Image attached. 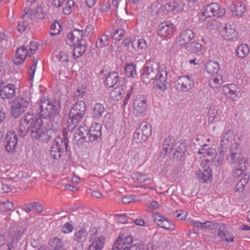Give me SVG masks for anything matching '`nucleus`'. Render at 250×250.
<instances>
[{"label":"nucleus","mask_w":250,"mask_h":250,"mask_svg":"<svg viewBox=\"0 0 250 250\" xmlns=\"http://www.w3.org/2000/svg\"><path fill=\"white\" fill-rule=\"evenodd\" d=\"M242 135L234 136L231 130L227 131L223 135L220 142V150L216 158L215 165L220 166L224 160V156L227 152V148L231 143L229 153L226 155V160L230 164H235L240 157L241 154V143Z\"/></svg>","instance_id":"f257e3e1"},{"label":"nucleus","mask_w":250,"mask_h":250,"mask_svg":"<svg viewBox=\"0 0 250 250\" xmlns=\"http://www.w3.org/2000/svg\"><path fill=\"white\" fill-rule=\"evenodd\" d=\"M28 131H30L31 137L34 141L47 142L51 137L48 134L49 130L43 125L42 118L34 117L30 114L25 115L21 120L19 134L24 137Z\"/></svg>","instance_id":"f03ea898"},{"label":"nucleus","mask_w":250,"mask_h":250,"mask_svg":"<svg viewBox=\"0 0 250 250\" xmlns=\"http://www.w3.org/2000/svg\"><path fill=\"white\" fill-rule=\"evenodd\" d=\"M86 110V105L83 101L75 103L71 107L67 121V129L72 131L77 126L84 116Z\"/></svg>","instance_id":"7ed1b4c3"},{"label":"nucleus","mask_w":250,"mask_h":250,"mask_svg":"<svg viewBox=\"0 0 250 250\" xmlns=\"http://www.w3.org/2000/svg\"><path fill=\"white\" fill-rule=\"evenodd\" d=\"M31 105V99L26 93L20 94L13 101L12 104L11 114L18 118L23 114Z\"/></svg>","instance_id":"20e7f679"},{"label":"nucleus","mask_w":250,"mask_h":250,"mask_svg":"<svg viewBox=\"0 0 250 250\" xmlns=\"http://www.w3.org/2000/svg\"><path fill=\"white\" fill-rule=\"evenodd\" d=\"M158 64L153 61H146L141 71V77L143 81L148 83L152 81L161 71Z\"/></svg>","instance_id":"39448f33"},{"label":"nucleus","mask_w":250,"mask_h":250,"mask_svg":"<svg viewBox=\"0 0 250 250\" xmlns=\"http://www.w3.org/2000/svg\"><path fill=\"white\" fill-rule=\"evenodd\" d=\"M133 237L131 235H127L124 237H119L115 242L113 250H139L143 244L136 242L133 244Z\"/></svg>","instance_id":"423d86ee"},{"label":"nucleus","mask_w":250,"mask_h":250,"mask_svg":"<svg viewBox=\"0 0 250 250\" xmlns=\"http://www.w3.org/2000/svg\"><path fill=\"white\" fill-rule=\"evenodd\" d=\"M63 139L59 136L56 137L51 146L50 155L54 159L60 158L64 147L66 150H67L69 140L64 132H63Z\"/></svg>","instance_id":"0eeeda50"},{"label":"nucleus","mask_w":250,"mask_h":250,"mask_svg":"<svg viewBox=\"0 0 250 250\" xmlns=\"http://www.w3.org/2000/svg\"><path fill=\"white\" fill-rule=\"evenodd\" d=\"M151 134V126L146 122L142 123L137 128L133 135L134 141L137 143L145 142Z\"/></svg>","instance_id":"6e6552de"},{"label":"nucleus","mask_w":250,"mask_h":250,"mask_svg":"<svg viewBox=\"0 0 250 250\" xmlns=\"http://www.w3.org/2000/svg\"><path fill=\"white\" fill-rule=\"evenodd\" d=\"M194 37L193 32L190 29L181 31L176 39V43L178 46L184 47L186 50L189 46Z\"/></svg>","instance_id":"1a4fd4ad"},{"label":"nucleus","mask_w":250,"mask_h":250,"mask_svg":"<svg viewBox=\"0 0 250 250\" xmlns=\"http://www.w3.org/2000/svg\"><path fill=\"white\" fill-rule=\"evenodd\" d=\"M147 108V101L143 95H138L134 99L133 103V113L137 117L143 115Z\"/></svg>","instance_id":"9d476101"},{"label":"nucleus","mask_w":250,"mask_h":250,"mask_svg":"<svg viewBox=\"0 0 250 250\" xmlns=\"http://www.w3.org/2000/svg\"><path fill=\"white\" fill-rule=\"evenodd\" d=\"M175 88L179 91L185 92L190 90L194 86V82L191 77L183 75L180 77L175 83Z\"/></svg>","instance_id":"9b49d317"},{"label":"nucleus","mask_w":250,"mask_h":250,"mask_svg":"<svg viewBox=\"0 0 250 250\" xmlns=\"http://www.w3.org/2000/svg\"><path fill=\"white\" fill-rule=\"evenodd\" d=\"M152 81L154 88L162 91L167 89L170 86V83L167 80V72L162 70Z\"/></svg>","instance_id":"f8f14e48"},{"label":"nucleus","mask_w":250,"mask_h":250,"mask_svg":"<svg viewBox=\"0 0 250 250\" xmlns=\"http://www.w3.org/2000/svg\"><path fill=\"white\" fill-rule=\"evenodd\" d=\"M223 91L227 97L234 102L237 101L242 96L240 88L233 83L224 85Z\"/></svg>","instance_id":"ddd939ff"},{"label":"nucleus","mask_w":250,"mask_h":250,"mask_svg":"<svg viewBox=\"0 0 250 250\" xmlns=\"http://www.w3.org/2000/svg\"><path fill=\"white\" fill-rule=\"evenodd\" d=\"M39 106L40 113L44 118H50L53 114L56 113L54 106L48 100L41 99Z\"/></svg>","instance_id":"4468645a"},{"label":"nucleus","mask_w":250,"mask_h":250,"mask_svg":"<svg viewBox=\"0 0 250 250\" xmlns=\"http://www.w3.org/2000/svg\"><path fill=\"white\" fill-rule=\"evenodd\" d=\"M4 140L6 150L9 153L14 152L18 142V136L16 132L12 130L8 131Z\"/></svg>","instance_id":"2eb2a0df"},{"label":"nucleus","mask_w":250,"mask_h":250,"mask_svg":"<svg viewBox=\"0 0 250 250\" xmlns=\"http://www.w3.org/2000/svg\"><path fill=\"white\" fill-rule=\"evenodd\" d=\"M154 222L160 227L167 230H173L174 229L172 223L157 212H154L152 214Z\"/></svg>","instance_id":"dca6fc26"},{"label":"nucleus","mask_w":250,"mask_h":250,"mask_svg":"<svg viewBox=\"0 0 250 250\" xmlns=\"http://www.w3.org/2000/svg\"><path fill=\"white\" fill-rule=\"evenodd\" d=\"M175 30L174 25L169 21L163 22L158 27V35L162 38L171 36Z\"/></svg>","instance_id":"f3484780"},{"label":"nucleus","mask_w":250,"mask_h":250,"mask_svg":"<svg viewBox=\"0 0 250 250\" xmlns=\"http://www.w3.org/2000/svg\"><path fill=\"white\" fill-rule=\"evenodd\" d=\"M83 32L82 30L74 29L67 36L66 42L69 45H74L84 41Z\"/></svg>","instance_id":"a211bd4d"},{"label":"nucleus","mask_w":250,"mask_h":250,"mask_svg":"<svg viewBox=\"0 0 250 250\" xmlns=\"http://www.w3.org/2000/svg\"><path fill=\"white\" fill-rule=\"evenodd\" d=\"M102 125L100 123H93L88 132L89 139L91 142H97L101 138Z\"/></svg>","instance_id":"6ab92c4d"},{"label":"nucleus","mask_w":250,"mask_h":250,"mask_svg":"<svg viewBox=\"0 0 250 250\" xmlns=\"http://www.w3.org/2000/svg\"><path fill=\"white\" fill-rule=\"evenodd\" d=\"M199 21L200 22H206V27L208 29H213L215 27V21L211 19V15L209 14L205 7L198 14Z\"/></svg>","instance_id":"aec40b11"},{"label":"nucleus","mask_w":250,"mask_h":250,"mask_svg":"<svg viewBox=\"0 0 250 250\" xmlns=\"http://www.w3.org/2000/svg\"><path fill=\"white\" fill-rule=\"evenodd\" d=\"M197 178L200 181L208 183L212 180V171L209 166H205L204 169H199L195 171Z\"/></svg>","instance_id":"412c9836"},{"label":"nucleus","mask_w":250,"mask_h":250,"mask_svg":"<svg viewBox=\"0 0 250 250\" xmlns=\"http://www.w3.org/2000/svg\"><path fill=\"white\" fill-rule=\"evenodd\" d=\"M23 232L21 231H7L0 234V246L3 245L5 243L8 244V239H15L21 238Z\"/></svg>","instance_id":"4be33fe9"},{"label":"nucleus","mask_w":250,"mask_h":250,"mask_svg":"<svg viewBox=\"0 0 250 250\" xmlns=\"http://www.w3.org/2000/svg\"><path fill=\"white\" fill-rule=\"evenodd\" d=\"M27 56H29L27 48L22 46L17 49L13 61L15 64H20L25 61Z\"/></svg>","instance_id":"5701e85b"},{"label":"nucleus","mask_w":250,"mask_h":250,"mask_svg":"<svg viewBox=\"0 0 250 250\" xmlns=\"http://www.w3.org/2000/svg\"><path fill=\"white\" fill-rule=\"evenodd\" d=\"M16 87L12 84L9 83L3 86L0 90V96L2 99H10L15 95Z\"/></svg>","instance_id":"b1692460"},{"label":"nucleus","mask_w":250,"mask_h":250,"mask_svg":"<svg viewBox=\"0 0 250 250\" xmlns=\"http://www.w3.org/2000/svg\"><path fill=\"white\" fill-rule=\"evenodd\" d=\"M211 16L219 17L225 13L224 9H221L220 5L217 3H212L209 5L204 6Z\"/></svg>","instance_id":"393cba45"},{"label":"nucleus","mask_w":250,"mask_h":250,"mask_svg":"<svg viewBox=\"0 0 250 250\" xmlns=\"http://www.w3.org/2000/svg\"><path fill=\"white\" fill-rule=\"evenodd\" d=\"M92 243L89 245L88 250H102L104 244V239L102 236L95 237L93 235L92 236Z\"/></svg>","instance_id":"a878e982"},{"label":"nucleus","mask_w":250,"mask_h":250,"mask_svg":"<svg viewBox=\"0 0 250 250\" xmlns=\"http://www.w3.org/2000/svg\"><path fill=\"white\" fill-rule=\"evenodd\" d=\"M221 111L215 106H211L209 109L208 121L210 124L219 121L221 119Z\"/></svg>","instance_id":"bb28decb"},{"label":"nucleus","mask_w":250,"mask_h":250,"mask_svg":"<svg viewBox=\"0 0 250 250\" xmlns=\"http://www.w3.org/2000/svg\"><path fill=\"white\" fill-rule=\"evenodd\" d=\"M220 33L221 36L226 40H231L236 36L235 30L231 25L225 26Z\"/></svg>","instance_id":"cd10ccee"},{"label":"nucleus","mask_w":250,"mask_h":250,"mask_svg":"<svg viewBox=\"0 0 250 250\" xmlns=\"http://www.w3.org/2000/svg\"><path fill=\"white\" fill-rule=\"evenodd\" d=\"M186 50L194 53L198 55H203L206 52V49L202 46V45L198 42H192L189 46H188Z\"/></svg>","instance_id":"c85d7f7f"},{"label":"nucleus","mask_w":250,"mask_h":250,"mask_svg":"<svg viewBox=\"0 0 250 250\" xmlns=\"http://www.w3.org/2000/svg\"><path fill=\"white\" fill-rule=\"evenodd\" d=\"M190 225H192L194 227L200 229H213L216 228V224L212 222L207 221L205 222H200L197 220H191L189 221Z\"/></svg>","instance_id":"c756f323"},{"label":"nucleus","mask_w":250,"mask_h":250,"mask_svg":"<svg viewBox=\"0 0 250 250\" xmlns=\"http://www.w3.org/2000/svg\"><path fill=\"white\" fill-rule=\"evenodd\" d=\"M147 47L146 42L144 38H135L133 40L132 48L135 51H143L146 49Z\"/></svg>","instance_id":"7c9ffc66"},{"label":"nucleus","mask_w":250,"mask_h":250,"mask_svg":"<svg viewBox=\"0 0 250 250\" xmlns=\"http://www.w3.org/2000/svg\"><path fill=\"white\" fill-rule=\"evenodd\" d=\"M85 42L83 41L79 43L74 44L73 56L75 58L81 56L86 50Z\"/></svg>","instance_id":"2f4dec72"},{"label":"nucleus","mask_w":250,"mask_h":250,"mask_svg":"<svg viewBox=\"0 0 250 250\" xmlns=\"http://www.w3.org/2000/svg\"><path fill=\"white\" fill-rule=\"evenodd\" d=\"M130 162L135 167H139L143 165L145 162V158L142 155L136 152H131Z\"/></svg>","instance_id":"473e14b6"},{"label":"nucleus","mask_w":250,"mask_h":250,"mask_svg":"<svg viewBox=\"0 0 250 250\" xmlns=\"http://www.w3.org/2000/svg\"><path fill=\"white\" fill-rule=\"evenodd\" d=\"M220 68L219 64L214 61L209 60L205 64V70L208 74L215 75Z\"/></svg>","instance_id":"72a5a7b5"},{"label":"nucleus","mask_w":250,"mask_h":250,"mask_svg":"<svg viewBox=\"0 0 250 250\" xmlns=\"http://www.w3.org/2000/svg\"><path fill=\"white\" fill-rule=\"evenodd\" d=\"M118 81V74L115 72L109 73L105 80V85L108 88L114 86Z\"/></svg>","instance_id":"f704fd0d"},{"label":"nucleus","mask_w":250,"mask_h":250,"mask_svg":"<svg viewBox=\"0 0 250 250\" xmlns=\"http://www.w3.org/2000/svg\"><path fill=\"white\" fill-rule=\"evenodd\" d=\"M105 112L104 106L100 104L97 103L94 104L92 109V117L94 119H99Z\"/></svg>","instance_id":"c9c22d12"},{"label":"nucleus","mask_w":250,"mask_h":250,"mask_svg":"<svg viewBox=\"0 0 250 250\" xmlns=\"http://www.w3.org/2000/svg\"><path fill=\"white\" fill-rule=\"evenodd\" d=\"M49 244L52 250H66V249H63L64 247V243L58 237H56L50 240Z\"/></svg>","instance_id":"e433bc0d"},{"label":"nucleus","mask_w":250,"mask_h":250,"mask_svg":"<svg viewBox=\"0 0 250 250\" xmlns=\"http://www.w3.org/2000/svg\"><path fill=\"white\" fill-rule=\"evenodd\" d=\"M125 73L128 78H134L137 76L136 64L133 63L127 64L125 68Z\"/></svg>","instance_id":"4c0bfd02"},{"label":"nucleus","mask_w":250,"mask_h":250,"mask_svg":"<svg viewBox=\"0 0 250 250\" xmlns=\"http://www.w3.org/2000/svg\"><path fill=\"white\" fill-rule=\"evenodd\" d=\"M209 86L212 88H218L223 83L222 76L219 75H215L210 78L208 80Z\"/></svg>","instance_id":"58836bf2"},{"label":"nucleus","mask_w":250,"mask_h":250,"mask_svg":"<svg viewBox=\"0 0 250 250\" xmlns=\"http://www.w3.org/2000/svg\"><path fill=\"white\" fill-rule=\"evenodd\" d=\"M88 233L84 229H81L74 233V240L78 242H82L84 241L87 236Z\"/></svg>","instance_id":"ea45409f"},{"label":"nucleus","mask_w":250,"mask_h":250,"mask_svg":"<svg viewBox=\"0 0 250 250\" xmlns=\"http://www.w3.org/2000/svg\"><path fill=\"white\" fill-rule=\"evenodd\" d=\"M75 2L73 0H66L62 6V12L65 15H69L74 9Z\"/></svg>","instance_id":"a19ab883"},{"label":"nucleus","mask_w":250,"mask_h":250,"mask_svg":"<svg viewBox=\"0 0 250 250\" xmlns=\"http://www.w3.org/2000/svg\"><path fill=\"white\" fill-rule=\"evenodd\" d=\"M245 11V4L240 2H237L234 4V8L232 9L233 15L237 17H242Z\"/></svg>","instance_id":"79ce46f5"},{"label":"nucleus","mask_w":250,"mask_h":250,"mask_svg":"<svg viewBox=\"0 0 250 250\" xmlns=\"http://www.w3.org/2000/svg\"><path fill=\"white\" fill-rule=\"evenodd\" d=\"M207 144H205L199 148L197 151L199 154L203 155L204 157L212 156L215 153V150L211 147H208Z\"/></svg>","instance_id":"37998d69"},{"label":"nucleus","mask_w":250,"mask_h":250,"mask_svg":"<svg viewBox=\"0 0 250 250\" xmlns=\"http://www.w3.org/2000/svg\"><path fill=\"white\" fill-rule=\"evenodd\" d=\"M250 179L249 174L245 173L243 178L240 180L236 186L235 190L238 192L243 190L246 185L248 184Z\"/></svg>","instance_id":"c03bdc74"},{"label":"nucleus","mask_w":250,"mask_h":250,"mask_svg":"<svg viewBox=\"0 0 250 250\" xmlns=\"http://www.w3.org/2000/svg\"><path fill=\"white\" fill-rule=\"evenodd\" d=\"M166 9L171 11L174 13L180 11L181 8L178 2L175 0L170 1L165 5Z\"/></svg>","instance_id":"a18cd8bd"},{"label":"nucleus","mask_w":250,"mask_h":250,"mask_svg":"<svg viewBox=\"0 0 250 250\" xmlns=\"http://www.w3.org/2000/svg\"><path fill=\"white\" fill-rule=\"evenodd\" d=\"M162 4L159 2L156 1L153 2L148 8V11L152 15L159 14L162 10Z\"/></svg>","instance_id":"49530a36"},{"label":"nucleus","mask_w":250,"mask_h":250,"mask_svg":"<svg viewBox=\"0 0 250 250\" xmlns=\"http://www.w3.org/2000/svg\"><path fill=\"white\" fill-rule=\"evenodd\" d=\"M218 234L223 241L227 242L233 241L234 237L232 234L230 232L222 229L221 228L218 230Z\"/></svg>","instance_id":"de8ad7c7"},{"label":"nucleus","mask_w":250,"mask_h":250,"mask_svg":"<svg viewBox=\"0 0 250 250\" xmlns=\"http://www.w3.org/2000/svg\"><path fill=\"white\" fill-rule=\"evenodd\" d=\"M24 13L22 15L24 19H30L31 21L38 18V16L35 9H29L25 8Z\"/></svg>","instance_id":"09e8293b"},{"label":"nucleus","mask_w":250,"mask_h":250,"mask_svg":"<svg viewBox=\"0 0 250 250\" xmlns=\"http://www.w3.org/2000/svg\"><path fill=\"white\" fill-rule=\"evenodd\" d=\"M70 52L68 51L66 47H64L61 50L58 54H56L57 59L62 62H67L68 61V55Z\"/></svg>","instance_id":"8fccbe9b"},{"label":"nucleus","mask_w":250,"mask_h":250,"mask_svg":"<svg viewBox=\"0 0 250 250\" xmlns=\"http://www.w3.org/2000/svg\"><path fill=\"white\" fill-rule=\"evenodd\" d=\"M249 53V48L246 44H241L239 46L236 50L237 56L241 58L245 57Z\"/></svg>","instance_id":"3c124183"},{"label":"nucleus","mask_w":250,"mask_h":250,"mask_svg":"<svg viewBox=\"0 0 250 250\" xmlns=\"http://www.w3.org/2000/svg\"><path fill=\"white\" fill-rule=\"evenodd\" d=\"M125 92L120 87H116L111 92V96L115 101H119L121 100L123 96L125 94Z\"/></svg>","instance_id":"603ef678"},{"label":"nucleus","mask_w":250,"mask_h":250,"mask_svg":"<svg viewBox=\"0 0 250 250\" xmlns=\"http://www.w3.org/2000/svg\"><path fill=\"white\" fill-rule=\"evenodd\" d=\"M109 37L106 35H103L99 38L96 43V45L98 48H102L107 46L108 44V40Z\"/></svg>","instance_id":"864d4df0"},{"label":"nucleus","mask_w":250,"mask_h":250,"mask_svg":"<svg viewBox=\"0 0 250 250\" xmlns=\"http://www.w3.org/2000/svg\"><path fill=\"white\" fill-rule=\"evenodd\" d=\"M134 179H136L140 183L149 184L151 180L147 175L142 173H137L134 175Z\"/></svg>","instance_id":"5fc2aeb1"},{"label":"nucleus","mask_w":250,"mask_h":250,"mask_svg":"<svg viewBox=\"0 0 250 250\" xmlns=\"http://www.w3.org/2000/svg\"><path fill=\"white\" fill-rule=\"evenodd\" d=\"M135 85V84H133L132 83V82L129 83L127 81L125 83V86L126 87V88H127V89L126 90V95L125 99L124 101V104H127L129 99L130 98V97L132 94V92L134 88Z\"/></svg>","instance_id":"6e6d98bb"},{"label":"nucleus","mask_w":250,"mask_h":250,"mask_svg":"<svg viewBox=\"0 0 250 250\" xmlns=\"http://www.w3.org/2000/svg\"><path fill=\"white\" fill-rule=\"evenodd\" d=\"M38 63V60L34 59L33 61L31 66L28 71V76L29 80L32 81L34 79V74L36 70L37 64Z\"/></svg>","instance_id":"4d7b16f0"},{"label":"nucleus","mask_w":250,"mask_h":250,"mask_svg":"<svg viewBox=\"0 0 250 250\" xmlns=\"http://www.w3.org/2000/svg\"><path fill=\"white\" fill-rule=\"evenodd\" d=\"M135 215V213H126V214H119L117 215L118 220L119 222L122 224H125L128 223V219L130 218L132 219L134 216Z\"/></svg>","instance_id":"13d9d810"},{"label":"nucleus","mask_w":250,"mask_h":250,"mask_svg":"<svg viewBox=\"0 0 250 250\" xmlns=\"http://www.w3.org/2000/svg\"><path fill=\"white\" fill-rule=\"evenodd\" d=\"M14 208V204L9 201L0 203V211L1 212L11 210Z\"/></svg>","instance_id":"bf43d9fd"},{"label":"nucleus","mask_w":250,"mask_h":250,"mask_svg":"<svg viewBox=\"0 0 250 250\" xmlns=\"http://www.w3.org/2000/svg\"><path fill=\"white\" fill-rule=\"evenodd\" d=\"M38 16V19H43L46 13V8L45 4L42 3L35 9Z\"/></svg>","instance_id":"052dcab7"},{"label":"nucleus","mask_w":250,"mask_h":250,"mask_svg":"<svg viewBox=\"0 0 250 250\" xmlns=\"http://www.w3.org/2000/svg\"><path fill=\"white\" fill-rule=\"evenodd\" d=\"M27 19H23L19 22L17 26V30L19 32L22 33L25 31L29 27V22Z\"/></svg>","instance_id":"680f3d73"},{"label":"nucleus","mask_w":250,"mask_h":250,"mask_svg":"<svg viewBox=\"0 0 250 250\" xmlns=\"http://www.w3.org/2000/svg\"><path fill=\"white\" fill-rule=\"evenodd\" d=\"M125 31L123 28L115 29L112 33L113 38L117 41H120L125 36Z\"/></svg>","instance_id":"e2e57ef3"},{"label":"nucleus","mask_w":250,"mask_h":250,"mask_svg":"<svg viewBox=\"0 0 250 250\" xmlns=\"http://www.w3.org/2000/svg\"><path fill=\"white\" fill-rule=\"evenodd\" d=\"M34 209L38 211H41L42 209V207L41 205H39L37 203H33L25 207L24 210L26 212H30Z\"/></svg>","instance_id":"0e129e2a"},{"label":"nucleus","mask_w":250,"mask_h":250,"mask_svg":"<svg viewBox=\"0 0 250 250\" xmlns=\"http://www.w3.org/2000/svg\"><path fill=\"white\" fill-rule=\"evenodd\" d=\"M74 229V227L72 224L70 222L65 223L61 228V231L63 233H69Z\"/></svg>","instance_id":"69168bd1"},{"label":"nucleus","mask_w":250,"mask_h":250,"mask_svg":"<svg viewBox=\"0 0 250 250\" xmlns=\"http://www.w3.org/2000/svg\"><path fill=\"white\" fill-rule=\"evenodd\" d=\"M187 63L188 60L183 57H178L175 62V64L180 70L183 69Z\"/></svg>","instance_id":"338daca9"},{"label":"nucleus","mask_w":250,"mask_h":250,"mask_svg":"<svg viewBox=\"0 0 250 250\" xmlns=\"http://www.w3.org/2000/svg\"><path fill=\"white\" fill-rule=\"evenodd\" d=\"M50 34L52 35L58 34L61 31V26L59 22L53 23L50 27Z\"/></svg>","instance_id":"774afa93"}]
</instances>
